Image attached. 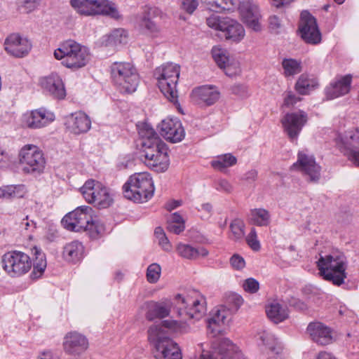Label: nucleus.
<instances>
[{"label":"nucleus","instance_id":"obj_1","mask_svg":"<svg viewBox=\"0 0 359 359\" xmlns=\"http://www.w3.org/2000/svg\"><path fill=\"white\" fill-rule=\"evenodd\" d=\"M175 300L177 314L182 320H164L162 323L152 325L148 329V339L155 347L154 356L156 359H182L177 344L166 335L165 328L180 330L182 321L199 320L207 311L205 298L197 290L189 291L184 295L178 294Z\"/></svg>","mask_w":359,"mask_h":359},{"label":"nucleus","instance_id":"obj_2","mask_svg":"<svg viewBox=\"0 0 359 359\" xmlns=\"http://www.w3.org/2000/svg\"><path fill=\"white\" fill-rule=\"evenodd\" d=\"M53 56L62 66L74 70L85 67L90 58L89 49L74 40L61 43L54 50Z\"/></svg>","mask_w":359,"mask_h":359},{"label":"nucleus","instance_id":"obj_3","mask_svg":"<svg viewBox=\"0 0 359 359\" xmlns=\"http://www.w3.org/2000/svg\"><path fill=\"white\" fill-rule=\"evenodd\" d=\"M154 184L151 175L147 172L132 175L123 186L125 198L135 203H144L154 194Z\"/></svg>","mask_w":359,"mask_h":359},{"label":"nucleus","instance_id":"obj_4","mask_svg":"<svg viewBox=\"0 0 359 359\" xmlns=\"http://www.w3.org/2000/svg\"><path fill=\"white\" fill-rule=\"evenodd\" d=\"M70 4L81 15H105L116 20L122 18L116 4L109 0H71Z\"/></svg>","mask_w":359,"mask_h":359},{"label":"nucleus","instance_id":"obj_5","mask_svg":"<svg viewBox=\"0 0 359 359\" xmlns=\"http://www.w3.org/2000/svg\"><path fill=\"white\" fill-rule=\"evenodd\" d=\"M208 26L218 36L231 43H240L245 36L244 27L236 20L212 14L206 19Z\"/></svg>","mask_w":359,"mask_h":359},{"label":"nucleus","instance_id":"obj_6","mask_svg":"<svg viewBox=\"0 0 359 359\" xmlns=\"http://www.w3.org/2000/svg\"><path fill=\"white\" fill-rule=\"evenodd\" d=\"M179 76L180 66L172 62L157 67L154 72L160 90L168 100L173 102L177 100L176 87Z\"/></svg>","mask_w":359,"mask_h":359},{"label":"nucleus","instance_id":"obj_7","mask_svg":"<svg viewBox=\"0 0 359 359\" xmlns=\"http://www.w3.org/2000/svg\"><path fill=\"white\" fill-rule=\"evenodd\" d=\"M113 82L122 93H134L138 86L139 76L129 62H116L111 65Z\"/></svg>","mask_w":359,"mask_h":359},{"label":"nucleus","instance_id":"obj_8","mask_svg":"<svg viewBox=\"0 0 359 359\" xmlns=\"http://www.w3.org/2000/svg\"><path fill=\"white\" fill-rule=\"evenodd\" d=\"M85 201L98 208H107L114 203V193L102 182L88 180L80 188Z\"/></svg>","mask_w":359,"mask_h":359},{"label":"nucleus","instance_id":"obj_9","mask_svg":"<svg viewBox=\"0 0 359 359\" xmlns=\"http://www.w3.org/2000/svg\"><path fill=\"white\" fill-rule=\"evenodd\" d=\"M18 161L22 171L27 174H41L46 161L43 151L36 144H27L18 151Z\"/></svg>","mask_w":359,"mask_h":359},{"label":"nucleus","instance_id":"obj_10","mask_svg":"<svg viewBox=\"0 0 359 359\" xmlns=\"http://www.w3.org/2000/svg\"><path fill=\"white\" fill-rule=\"evenodd\" d=\"M156 141L150 145L145 144V148L141 149V154L147 167L155 172H164L170 165L168 148L162 140Z\"/></svg>","mask_w":359,"mask_h":359},{"label":"nucleus","instance_id":"obj_11","mask_svg":"<svg viewBox=\"0 0 359 359\" xmlns=\"http://www.w3.org/2000/svg\"><path fill=\"white\" fill-rule=\"evenodd\" d=\"M241 20L254 32L262 30V15L259 4L255 0L239 1L236 6Z\"/></svg>","mask_w":359,"mask_h":359},{"label":"nucleus","instance_id":"obj_12","mask_svg":"<svg viewBox=\"0 0 359 359\" xmlns=\"http://www.w3.org/2000/svg\"><path fill=\"white\" fill-rule=\"evenodd\" d=\"M292 169L301 172L311 182H318L320 178L321 167L316 163L313 155L306 149L298 152L297 160L292 165Z\"/></svg>","mask_w":359,"mask_h":359},{"label":"nucleus","instance_id":"obj_13","mask_svg":"<svg viewBox=\"0 0 359 359\" xmlns=\"http://www.w3.org/2000/svg\"><path fill=\"white\" fill-rule=\"evenodd\" d=\"M92 208L83 205L65 215L62 219V224L68 231L79 232L86 228L91 220Z\"/></svg>","mask_w":359,"mask_h":359},{"label":"nucleus","instance_id":"obj_14","mask_svg":"<svg viewBox=\"0 0 359 359\" xmlns=\"http://www.w3.org/2000/svg\"><path fill=\"white\" fill-rule=\"evenodd\" d=\"M55 119V114L45 108L27 111L20 117V123L23 127L30 129L45 128Z\"/></svg>","mask_w":359,"mask_h":359},{"label":"nucleus","instance_id":"obj_15","mask_svg":"<svg viewBox=\"0 0 359 359\" xmlns=\"http://www.w3.org/2000/svg\"><path fill=\"white\" fill-rule=\"evenodd\" d=\"M299 32L307 43L316 45L321 42L322 36L316 19L307 11L301 13Z\"/></svg>","mask_w":359,"mask_h":359},{"label":"nucleus","instance_id":"obj_16","mask_svg":"<svg viewBox=\"0 0 359 359\" xmlns=\"http://www.w3.org/2000/svg\"><path fill=\"white\" fill-rule=\"evenodd\" d=\"M161 135L172 143L180 142L185 137V130L180 120L176 117L168 116L158 125Z\"/></svg>","mask_w":359,"mask_h":359},{"label":"nucleus","instance_id":"obj_17","mask_svg":"<svg viewBox=\"0 0 359 359\" xmlns=\"http://www.w3.org/2000/svg\"><path fill=\"white\" fill-rule=\"evenodd\" d=\"M307 114L303 110L287 113L281 123L285 132L291 140H296L307 122Z\"/></svg>","mask_w":359,"mask_h":359},{"label":"nucleus","instance_id":"obj_18","mask_svg":"<svg viewBox=\"0 0 359 359\" xmlns=\"http://www.w3.org/2000/svg\"><path fill=\"white\" fill-rule=\"evenodd\" d=\"M39 83L45 94L55 99L63 100L66 97L65 83L60 75L56 72L42 76Z\"/></svg>","mask_w":359,"mask_h":359},{"label":"nucleus","instance_id":"obj_19","mask_svg":"<svg viewBox=\"0 0 359 359\" xmlns=\"http://www.w3.org/2000/svg\"><path fill=\"white\" fill-rule=\"evenodd\" d=\"M4 46L6 53L15 57L26 56L32 49L30 41L16 33L8 36L5 39Z\"/></svg>","mask_w":359,"mask_h":359},{"label":"nucleus","instance_id":"obj_20","mask_svg":"<svg viewBox=\"0 0 359 359\" xmlns=\"http://www.w3.org/2000/svg\"><path fill=\"white\" fill-rule=\"evenodd\" d=\"M64 125L69 133L81 135L90 129L91 120L85 112L78 111L67 115L64 118Z\"/></svg>","mask_w":359,"mask_h":359},{"label":"nucleus","instance_id":"obj_21","mask_svg":"<svg viewBox=\"0 0 359 359\" xmlns=\"http://www.w3.org/2000/svg\"><path fill=\"white\" fill-rule=\"evenodd\" d=\"M63 348L69 354L79 355L88 349V340L78 332H69L64 337Z\"/></svg>","mask_w":359,"mask_h":359},{"label":"nucleus","instance_id":"obj_22","mask_svg":"<svg viewBox=\"0 0 359 359\" xmlns=\"http://www.w3.org/2000/svg\"><path fill=\"white\" fill-rule=\"evenodd\" d=\"M4 269H31L32 262L26 253L12 250L7 252L1 259Z\"/></svg>","mask_w":359,"mask_h":359},{"label":"nucleus","instance_id":"obj_23","mask_svg":"<svg viewBox=\"0 0 359 359\" xmlns=\"http://www.w3.org/2000/svg\"><path fill=\"white\" fill-rule=\"evenodd\" d=\"M172 303L165 299L160 302L149 301L144 303L145 318L149 321L156 318L162 319L170 315Z\"/></svg>","mask_w":359,"mask_h":359},{"label":"nucleus","instance_id":"obj_24","mask_svg":"<svg viewBox=\"0 0 359 359\" xmlns=\"http://www.w3.org/2000/svg\"><path fill=\"white\" fill-rule=\"evenodd\" d=\"M335 142L343 154L359 148V128H352L344 133L338 134Z\"/></svg>","mask_w":359,"mask_h":359},{"label":"nucleus","instance_id":"obj_25","mask_svg":"<svg viewBox=\"0 0 359 359\" xmlns=\"http://www.w3.org/2000/svg\"><path fill=\"white\" fill-rule=\"evenodd\" d=\"M352 76L350 74L336 77L326 88L327 98L333 100L347 94L351 89Z\"/></svg>","mask_w":359,"mask_h":359},{"label":"nucleus","instance_id":"obj_26","mask_svg":"<svg viewBox=\"0 0 359 359\" xmlns=\"http://www.w3.org/2000/svg\"><path fill=\"white\" fill-rule=\"evenodd\" d=\"M307 332L311 339L318 344L325 346L332 341V331L330 327L320 322L309 324Z\"/></svg>","mask_w":359,"mask_h":359},{"label":"nucleus","instance_id":"obj_27","mask_svg":"<svg viewBox=\"0 0 359 359\" xmlns=\"http://www.w3.org/2000/svg\"><path fill=\"white\" fill-rule=\"evenodd\" d=\"M319 256L317 261L318 269H346L347 267L346 257L341 252L320 254Z\"/></svg>","mask_w":359,"mask_h":359},{"label":"nucleus","instance_id":"obj_28","mask_svg":"<svg viewBox=\"0 0 359 359\" xmlns=\"http://www.w3.org/2000/svg\"><path fill=\"white\" fill-rule=\"evenodd\" d=\"M219 91L215 86H202L194 88L191 92L194 100L206 105H212L219 98Z\"/></svg>","mask_w":359,"mask_h":359},{"label":"nucleus","instance_id":"obj_29","mask_svg":"<svg viewBox=\"0 0 359 359\" xmlns=\"http://www.w3.org/2000/svg\"><path fill=\"white\" fill-rule=\"evenodd\" d=\"M62 255L67 262L77 264L84 258L86 249L82 242L72 241L64 246Z\"/></svg>","mask_w":359,"mask_h":359},{"label":"nucleus","instance_id":"obj_30","mask_svg":"<svg viewBox=\"0 0 359 359\" xmlns=\"http://www.w3.org/2000/svg\"><path fill=\"white\" fill-rule=\"evenodd\" d=\"M257 339L259 344L264 346L269 351L268 354L271 357L279 355L283 352V345L275 336L266 330L259 331L257 334Z\"/></svg>","mask_w":359,"mask_h":359},{"label":"nucleus","instance_id":"obj_31","mask_svg":"<svg viewBox=\"0 0 359 359\" xmlns=\"http://www.w3.org/2000/svg\"><path fill=\"white\" fill-rule=\"evenodd\" d=\"M231 316L228 311L221 306L212 310L211 317L208 320V332L215 337L221 332V327L224 325L226 319Z\"/></svg>","mask_w":359,"mask_h":359},{"label":"nucleus","instance_id":"obj_32","mask_svg":"<svg viewBox=\"0 0 359 359\" xmlns=\"http://www.w3.org/2000/svg\"><path fill=\"white\" fill-rule=\"evenodd\" d=\"M265 311L268 318L275 324L283 322L289 318L287 306L282 305L277 300L268 302L265 306Z\"/></svg>","mask_w":359,"mask_h":359},{"label":"nucleus","instance_id":"obj_33","mask_svg":"<svg viewBox=\"0 0 359 359\" xmlns=\"http://www.w3.org/2000/svg\"><path fill=\"white\" fill-rule=\"evenodd\" d=\"M128 34L122 28L114 29L110 33L102 36L97 43L100 46L116 47L128 42Z\"/></svg>","mask_w":359,"mask_h":359},{"label":"nucleus","instance_id":"obj_34","mask_svg":"<svg viewBox=\"0 0 359 359\" xmlns=\"http://www.w3.org/2000/svg\"><path fill=\"white\" fill-rule=\"evenodd\" d=\"M176 250L180 257L187 259H196L200 257H204L209 253L208 250L203 246L195 247L185 243H179Z\"/></svg>","mask_w":359,"mask_h":359},{"label":"nucleus","instance_id":"obj_35","mask_svg":"<svg viewBox=\"0 0 359 359\" xmlns=\"http://www.w3.org/2000/svg\"><path fill=\"white\" fill-rule=\"evenodd\" d=\"M138 135L141 149L145 148V144L150 145L157 142V140H161L156 133L152 126L145 122L137 124Z\"/></svg>","mask_w":359,"mask_h":359},{"label":"nucleus","instance_id":"obj_36","mask_svg":"<svg viewBox=\"0 0 359 359\" xmlns=\"http://www.w3.org/2000/svg\"><path fill=\"white\" fill-rule=\"evenodd\" d=\"M318 86V81L312 75L302 74L298 78L295 85V90L300 95L309 94L312 90Z\"/></svg>","mask_w":359,"mask_h":359},{"label":"nucleus","instance_id":"obj_37","mask_svg":"<svg viewBox=\"0 0 359 359\" xmlns=\"http://www.w3.org/2000/svg\"><path fill=\"white\" fill-rule=\"evenodd\" d=\"M204 1L208 8L215 12L233 11L238 3V0H204Z\"/></svg>","mask_w":359,"mask_h":359},{"label":"nucleus","instance_id":"obj_38","mask_svg":"<svg viewBox=\"0 0 359 359\" xmlns=\"http://www.w3.org/2000/svg\"><path fill=\"white\" fill-rule=\"evenodd\" d=\"M243 303L242 297L236 293L229 292L224 296V304L221 306L226 309L231 315L236 313Z\"/></svg>","mask_w":359,"mask_h":359},{"label":"nucleus","instance_id":"obj_39","mask_svg":"<svg viewBox=\"0 0 359 359\" xmlns=\"http://www.w3.org/2000/svg\"><path fill=\"white\" fill-rule=\"evenodd\" d=\"M250 219L257 226H266L271 222V214L264 208H255L250 210Z\"/></svg>","mask_w":359,"mask_h":359},{"label":"nucleus","instance_id":"obj_40","mask_svg":"<svg viewBox=\"0 0 359 359\" xmlns=\"http://www.w3.org/2000/svg\"><path fill=\"white\" fill-rule=\"evenodd\" d=\"M185 229V221L180 212L170 215L168 219V229L175 234H180Z\"/></svg>","mask_w":359,"mask_h":359},{"label":"nucleus","instance_id":"obj_41","mask_svg":"<svg viewBox=\"0 0 359 359\" xmlns=\"http://www.w3.org/2000/svg\"><path fill=\"white\" fill-rule=\"evenodd\" d=\"M285 77L293 76L302 71L301 62L292 58H284L281 62Z\"/></svg>","mask_w":359,"mask_h":359},{"label":"nucleus","instance_id":"obj_42","mask_svg":"<svg viewBox=\"0 0 359 359\" xmlns=\"http://www.w3.org/2000/svg\"><path fill=\"white\" fill-rule=\"evenodd\" d=\"M25 193V187L22 184L7 185L0 189V198H21Z\"/></svg>","mask_w":359,"mask_h":359},{"label":"nucleus","instance_id":"obj_43","mask_svg":"<svg viewBox=\"0 0 359 359\" xmlns=\"http://www.w3.org/2000/svg\"><path fill=\"white\" fill-rule=\"evenodd\" d=\"M237 162V158L231 154H225L218 156L215 159L211 161V165L217 170H222L226 168L234 165Z\"/></svg>","mask_w":359,"mask_h":359},{"label":"nucleus","instance_id":"obj_44","mask_svg":"<svg viewBox=\"0 0 359 359\" xmlns=\"http://www.w3.org/2000/svg\"><path fill=\"white\" fill-rule=\"evenodd\" d=\"M318 274L323 279L336 285L344 283V279L346 278L345 271H319Z\"/></svg>","mask_w":359,"mask_h":359},{"label":"nucleus","instance_id":"obj_45","mask_svg":"<svg viewBox=\"0 0 359 359\" xmlns=\"http://www.w3.org/2000/svg\"><path fill=\"white\" fill-rule=\"evenodd\" d=\"M105 228L103 223L98 219L93 218L91 215V220L88 222L86 228L84 229V231H87L93 239L98 238L104 232Z\"/></svg>","mask_w":359,"mask_h":359},{"label":"nucleus","instance_id":"obj_46","mask_svg":"<svg viewBox=\"0 0 359 359\" xmlns=\"http://www.w3.org/2000/svg\"><path fill=\"white\" fill-rule=\"evenodd\" d=\"M211 53L214 61L220 69H222V67H225V65L227 64L233 57H230L228 51L226 49L219 46L213 47Z\"/></svg>","mask_w":359,"mask_h":359},{"label":"nucleus","instance_id":"obj_47","mask_svg":"<svg viewBox=\"0 0 359 359\" xmlns=\"http://www.w3.org/2000/svg\"><path fill=\"white\" fill-rule=\"evenodd\" d=\"M245 223L241 219H235L230 224V229L235 241H241L245 235Z\"/></svg>","mask_w":359,"mask_h":359},{"label":"nucleus","instance_id":"obj_48","mask_svg":"<svg viewBox=\"0 0 359 359\" xmlns=\"http://www.w3.org/2000/svg\"><path fill=\"white\" fill-rule=\"evenodd\" d=\"M139 25L141 28L145 29L147 34L151 36H156L159 29L156 23L152 21L149 17L143 15L140 17Z\"/></svg>","mask_w":359,"mask_h":359},{"label":"nucleus","instance_id":"obj_49","mask_svg":"<svg viewBox=\"0 0 359 359\" xmlns=\"http://www.w3.org/2000/svg\"><path fill=\"white\" fill-rule=\"evenodd\" d=\"M32 253L34 256L33 260V269H46L47 266V262L45 254L42 252V250L34 246L32 248Z\"/></svg>","mask_w":359,"mask_h":359},{"label":"nucleus","instance_id":"obj_50","mask_svg":"<svg viewBox=\"0 0 359 359\" xmlns=\"http://www.w3.org/2000/svg\"><path fill=\"white\" fill-rule=\"evenodd\" d=\"M154 236L158 245L164 251H171L172 245L170 243L168 238H167L164 232V230L161 227L158 226L155 229Z\"/></svg>","mask_w":359,"mask_h":359},{"label":"nucleus","instance_id":"obj_51","mask_svg":"<svg viewBox=\"0 0 359 359\" xmlns=\"http://www.w3.org/2000/svg\"><path fill=\"white\" fill-rule=\"evenodd\" d=\"M41 0H17L18 9L25 13L34 11L40 4Z\"/></svg>","mask_w":359,"mask_h":359},{"label":"nucleus","instance_id":"obj_52","mask_svg":"<svg viewBox=\"0 0 359 359\" xmlns=\"http://www.w3.org/2000/svg\"><path fill=\"white\" fill-rule=\"evenodd\" d=\"M225 74L228 76L232 77L239 74L241 72V66L238 60L232 57L229 62L225 65L222 69Z\"/></svg>","mask_w":359,"mask_h":359},{"label":"nucleus","instance_id":"obj_53","mask_svg":"<svg viewBox=\"0 0 359 359\" xmlns=\"http://www.w3.org/2000/svg\"><path fill=\"white\" fill-rule=\"evenodd\" d=\"M302 100V98L291 90L285 91L283 94V107H292Z\"/></svg>","mask_w":359,"mask_h":359},{"label":"nucleus","instance_id":"obj_54","mask_svg":"<svg viewBox=\"0 0 359 359\" xmlns=\"http://www.w3.org/2000/svg\"><path fill=\"white\" fill-rule=\"evenodd\" d=\"M246 243L249 247L254 251L259 250L261 245L257 238V231L255 228H252L250 233L245 238Z\"/></svg>","mask_w":359,"mask_h":359},{"label":"nucleus","instance_id":"obj_55","mask_svg":"<svg viewBox=\"0 0 359 359\" xmlns=\"http://www.w3.org/2000/svg\"><path fill=\"white\" fill-rule=\"evenodd\" d=\"M198 6V0H181V9L189 14H192Z\"/></svg>","mask_w":359,"mask_h":359},{"label":"nucleus","instance_id":"obj_56","mask_svg":"<svg viewBox=\"0 0 359 359\" xmlns=\"http://www.w3.org/2000/svg\"><path fill=\"white\" fill-rule=\"evenodd\" d=\"M243 287L245 291L250 293H255L259 288V284L255 279L250 278L245 280Z\"/></svg>","mask_w":359,"mask_h":359},{"label":"nucleus","instance_id":"obj_57","mask_svg":"<svg viewBox=\"0 0 359 359\" xmlns=\"http://www.w3.org/2000/svg\"><path fill=\"white\" fill-rule=\"evenodd\" d=\"M230 263L234 269H242L245 266L244 259L238 255H233L230 259Z\"/></svg>","mask_w":359,"mask_h":359},{"label":"nucleus","instance_id":"obj_58","mask_svg":"<svg viewBox=\"0 0 359 359\" xmlns=\"http://www.w3.org/2000/svg\"><path fill=\"white\" fill-rule=\"evenodd\" d=\"M216 189L219 191L230 193L233 190V187L226 180L221 179L217 181Z\"/></svg>","mask_w":359,"mask_h":359},{"label":"nucleus","instance_id":"obj_59","mask_svg":"<svg viewBox=\"0 0 359 359\" xmlns=\"http://www.w3.org/2000/svg\"><path fill=\"white\" fill-rule=\"evenodd\" d=\"M198 210L201 212V217L203 219H207L212 215V206L209 203H203L201 205L200 208H198Z\"/></svg>","mask_w":359,"mask_h":359},{"label":"nucleus","instance_id":"obj_60","mask_svg":"<svg viewBox=\"0 0 359 359\" xmlns=\"http://www.w3.org/2000/svg\"><path fill=\"white\" fill-rule=\"evenodd\" d=\"M343 155L345 156L353 165L359 167V147Z\"/></svg>","mask_w":359,"mask_h":359},{"label":"nucleus","instance_id":"obj_61","mask_svg":"<svg viewBox=\"0 0 359 359\" xmlns=\"http://www.w3.org/2000/svg\"><path fill=\"white\" fill-rule=\"evenodd\" d=\"M232 92L241 97H247L248 90L247 86L242 84H236L232 87Z\"/></svg>","mask_w":359,"mask_h":359},{"label":"nucleus","instance_id":"obj_62","mask_svg":"<svg viewBox=\"0 0 359 359\" xmlns=\"http://www.w3.org/2000/svg\"><path fill=\"white\" fill-rule=\"evenodd\" d=\"M146 276L149 283H156L161 276V271H147Z\"/></svg>","mask_w":359,"mask_h":359},{"label":"nucleus","instance_id":"obj_63","mask_svg":"<svg viewBox=\"0 0 359 359\" xmlns=\"http://www.w3.org/2000/svg\"><path fill=\"white\" fill-rule=\"evenodd\" d=\"M182 202L181 200H171L165 204V208L168 211H172L181 206Z\"/></svg>","mask_w":359,"mask_h":359},{"label":"nucleus","instance_id":"obj_64","mask_svg":"<svg viewBox=\"0 0 359 359\" xmlns=\"http://www.w3.org/2000/svg\"><path fill=\"white\" fill-rule=\"evenodd\" d=\"M21 225L29 231H32L36 228V223L33 220H29L27 217L23 219Z\"/></svg>","mask_w":359,"mask_h":359}]
</instances>
